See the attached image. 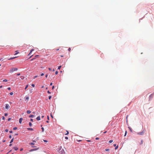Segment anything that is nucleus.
Listing matches in <instances>:
<instances>
[{
	"label": "nucleus",
	"instance_id": "60",
	"mask_svg": "<svg viewBox=\"0 0 154 154\" xmlns=\"http://www.w3.org/2000/svg\"><path fill=\"white\" fill-rule=\"evenodd\" d=\"M2 85H1V86H0V88H2Z\"/></svg>",
	"mask_w": 154,
	"mask_h": 154
},
{
	"label": "nucleus",
	"instance_id": "21",
	"mask_svg": "<svg viewBox=\"0 0 154 154\" xmlns=\"http://www.w3.org/2000/svg\"><path fill=\"white\" fill-rule=\"evenodd\" d=\"M61 66H58V69H60L61 68Z\"/></svg>",
	"mask_w": 154,
	"mask_h": 154
},
{
	"label": "nucleus",
	"instance_id": "52",
	"mask_svg": "<svg viewBox=\"0 0 154 154\" xmlns=\"http://www.w3.org/2000/svg\"><path fill=\"white\" fill-rule=\"evenodd\" d=\"M54 88V86H53L52 87V89H53Z\"/></svg>",
	"mask_w": 154,
	"mask_h": 154
},
{
	"label": "nucleus",
	"instance_id": "20",
	"mask_svg": "<svg viewBox=\"0 0 154 154\" xmlns=\"http://www.w3.org/2000/svg\"><path fill=\"white\" fill-rule=\"evenodd\" d=\"M32 124L31 122H29V125L30 126H32Z\"/></svg>",
	"mask_w": 154,
	"mask_h": 154
},
{
	"label": "nucleus",
	"instance_id": "7",
	"mask_svg": "<svg viewBox=\"0 0 154 154\" xmlns=\"http://www.w3.org/2000/svg\"><path fill=\"white\" fill-rule=\"evenodd\" d=\"M22 120H23V119L22 118H20V119L19 122L20 124L21 123Z\"/></svg>",
	"mask_w": 154,
	"mask_h": 154
},
{
	"label": "nucleus",
	"instance_id": "36",
	"mask_svg": "<svg viewBox=\"0 0 154 154\" xmlns=\"http://www.w3.org/2000/svg\"><path fill=\"white\" fill-rule=\"evenodd\" d=\"M65 139H66V140H68V137H65Z\"/></svg>",
	"mask_w": 154,
	"mask_h": 154
},
{
	"label": "nucleus",
	"instance_id": "23",
	"mask_svg": "<svg viewBox=\"0 0 154 154\" xmlns=\"http://www.w3.org/2000/svg\"><path fill=\"white\" fill-rule=\"evenodd\" d=\"M112 142H113V140H109V143H112Z\"/></svg>",
	"mask_w": 154,
	"mask_h": 154
},
{
	"label": "nucleus",
	"instance_id": "18",
	"mask_svg": "<svg viewBox=\"0 0 154 154\" xmlns=\"http://www.w3.org/2000/svg\"><path fill=\"white\" fill-rule=\"evenodd\" d=\"M15 52H16V53L15 54H14V55H17V54H18V53H19V52H17V51H15Z\"/></svg>",
	"mask_w": 154,
	"mask_h": 154
},
{
	"label": "nucleus",
	"instance_id": "22",
	"mask_svg": "<svg viewBox=\"0 0 154 154\" xmlns=\"http://www.w3.org/2000/svg\"><path fill=\"white\" fill-rule=\"evenodd\" d=\"M31 145H34V143H29Z\"/></svg>",
	"mask_w": 154,
	"mask_h": 154
},
{
	"label": "nucleus",
	"instance_id": "6",
	"mask_svg": "<svg viewBox=\"0 0 154 154\" xmlns=\"http://www.w3.org/2000/svg\"><path fill=\"white\" fill-rule=\"evenodd\" d=\"M5 108L7 109H8L10 107V106L8 104H6L5 106Z\"/></svg>",
	"mask_w": 154,
	"mask_h": 154
},
{
	"label": "nucleus",
	"instance_id": "53",
	"mask_svg": "<svg viewBox=\"0 0 154 154\" xmlns=\"http://www.w3.org/2000/svg\"><path fill=\"white\" fill-rule=\"evenodd\" d=\"M49 117L48 116H47V119L48 120H49Z\"/></svg>",
	"mask_w": 154,
	"mask_h": 154
},
{
	"label": "nucleus",
	"instance_id": "56",
	"mask_svg": "<svg viewBox=\"0 0 154 154\" xmlns=\"http://www.w3.org/2000/svg\"><path fill=\"white\" fill-rule=\"evenodd\" d=\"M48 75H47V74L46 75H45V77H46V78H47V77H48Z\"/></svg>",
	"mask_w": 154,
	"mask_h": 154
},
{
	"label": "nucleus",
	"instance_id": "15",
	"mask_svg": "<svg viewBox=\"0 0 154 154\" xmlns=\"http://www.w3.org/2000/svg\"><path fill=\"white\" fill-rule=\"evenodd\" d=\"M20 78L21 79H24V77L23 76H20Z\"/></svg>",
	"mask_w": 154,
	"mask_h": 154
},
{
	"label": "nucleus",
	"instance_id": "54",
	"mask_svg": "<svg viewBox=\"0 0 154 154\" xmlns=\"http://www.w3.org/2000/svg\"><path fill=\"white\" fill-rule=\"evenodd\" d=\"M20 75V73H18L17 74V75L18 76H19Z\"/></svg>",
	"mask_w": 154,
	"mask_h": 154
},
{
	"label": "nucleus",
	"instance_id": "17",
	"mask_svg": "<svg viewBox=\"0 0 154 154\" xmlns=\"http://www.w3.org/2000/svg\"><path fill=\"white\" fill-rule=\"evenodd\" d=\"M27 129L28 130H31L32 131L33 130V129L32 128H28Z\"/></svg>",
	"mask_w": 154,
	"mask_h": 154
},
{
	"label": "nucleus",
	"instance_id": "41",
	"mask_svg": "<svg viewBox=\"0 0 154 154\" xmlns=\"http://www.w3.org/2000/svg\"><path fill=\"white\" fill-rule=\"evenodd\" d=\"M5 131L7 132L8 131V130L7 129H5Z\"/></svg>",
	"mask_w": 154,
	"mask_h": 154
},
{
	"label": "nucleus",
	"instance_id": "13",
	"mask_svg": "<svg viewBox=\"0 0 154 154\" xmlns=\"http://www.w3.org/2000/svg\"><path fill=\"white\" fill-rule=\"evenodd\" d=\"M11 57V58H10V59H9V60H12V59H14V58H16V57Z\"/></svg>",
	"mask_w": 154,
	"mask_h": 154
},
{
	"label": "nucleus",
	"instance_id": "9",
	"mask_svg": "<svg viewBox=\"0 0 154 154\" xmlns=\"http://www.w3.org/2000/svg\"><path fill=\"white\" fill-rule=\"evenodd\" d=\"M13 149H14L15 150H17L18 149L17 147H13Z\"/></svg>",
	"mask_w": 154,
	"mask_h": 154
},
{
	"label": "nucleus",
	"instance_id": "61",
	"mask_svg": "<svg viewBox=\"0 0 154 154\" xmlns=\"http://www.w3.org/2000/svg\"><path fill=\"white\" fill-rule=\"evenodd\" d=\"M116 146V144H114V146Z\"/></svg>",
	"mask_w": 154,
	"mask_h": 154
},
{
	"label": "nucleus",
	"instance_id": "30",
	"mask_svg": "<svg viewBox=\"0 0 154 154\" xmlns=\"http://www.w3.org/2000/svg\"><path fill=\"white\" fill-rule=\"evenodd\" d=\"M38 77V75L35 76H34L33 78H34V79H35V78H36V77Z\"/></svg>",
	"mask_w": 154,
	"mask_h": 154
},
{
	"label": "nucleus",
	"instance_id": "57",
	"mask_svg": "<svg viewBox=\"0 0 154 154\" xmlns=\"http://www.w3.org/2000/svg\"><path fill=\"white\" fill-rule=\"evenodd\" d=\"M52 85V83H50V85L51 86V85Z\"/></svg>",
	"mask_w": 154,
	"mask_h": 154
},
{
	"label": "nucleus",
	"instance_id": "11",
	"mask_svg": "<svg viewBox=\"0 0 154 154\" xmlns=\"http://www.w3.org/2000/svg\"><path fill=\"white\" fill-rule=\"evenodd\" d=\"M26 112L28 114H30L31 112V111L30 110H27Z\"/></svg>",
	"mask_w": 154,
	"mask_h": 154
},
{
	"label": "nucleus",
	"instance_id": "33",
	"mask_svg": "<svg viewBox=\"0 0 154 154\" xmlns=\"http://www.w3.org/2000/svg\"><path fill=\"white\" fill-rule=\"evenodd\" d=\"M127 131H125V136L126 135V134H127Z\"/></svg>",
	"mask_w": 154,
	"mask_h": 154
},
{
	"label": "nucleus",
	"instance_id": "50",
	"mask_svg": "<svg viewBox=\"0 0 154 154\" xmlns=\"http://www.w3.org/2000/svg\"><path fill=\"white\" fill-rule=\"evenodd\" d=\"M30 121H31L32 122H33V119H30Z\"/></svg>",
	"mask_w": 154,
	"mask_h": 154
},
{
	"label": "nucleus",
	"instance_id": "5",
	"mask_svg": "<svg viewBox=\"0 0 154 154\" xmlns=\"http://www.w3.org/2000/svg\"><path fill=\"white\" fill-rule=\"evenodd\" d=\"M29 99V97L28 96H26L25 97V100L27 102L28 101Z\"/></svg>",
	"mask_w": 154,
	"mask_h": 154
},
{
	"label": "nucleus",
	"instance_id": "1",
	"mask_svg": "<svg viewBox=\"0 0 154 154\" xmlns=\"http://www.w3.org/2000/svg\"><path fill=\"white\" fill-rule=\"evenodd\" d=\"M18 69V68H13L10 69V72L11 73L13 72H14L16 71Z\"/></svg>",
	"mask_w": 154,
	"mask_h": 154
},
{
	"label": "nucleus",
	"instance_id": "28",
	"mask_svg": "<svg viewBox=\"0 0 154 154\" xmlns=\"http://www.w3.org/2000/svg\"><path fill=\"white\" fill-rule=\"evenodd\" d=\"M2 119H3V120L5 119V117L4 116H2Z\"/></svg>",
	"mask_w": 154,
	"mask_h": 154
},
{
	"label": "nucleus",
	"instance_id": "58",
	"mask_svg": "<svg viewBox=\"0 0 154 154\" xmlns=\"http://www.w3.org/2000/svg\"><path fill=\"white\" fill-rule=\"evenodd\" d=\"M36 146H32V147L33 148L35 147Z\"/></svg>",
	"mask_w": 154,
	"mask_h": 154
},
{
	"label": "nucleus",
	"instance_id": "51",
	"mask_svg": "<svg viewBox=\"0 0 154 154\" xmlns=\"http://www.w3.org/2000/svg\"><path fill=\"white\" fill-rule=\"evenodd\" d=\"M47 92L49 94H51V92L49 91H48Z\"/></svg>",
	"mask_w": 154,
	"mask_h": 154
},
{
	"label": "nucleus",
	"instance_id": "44",
	"mask_svg": "<svg viewBox=\"0 0 154 154\" xmlns=\"http://www.w3.org/2000/svg\"><path fill=\"white\" fill-rule=\"evenodd\" d=\"M109 149H105V151H109Z\"/></svg>",
	"mask_w": 154,
	"mask_h": 154
},
{
	"label": "nucleus",
	"instance_id": "39",
	"mask_svg": "<svg viewBox=\"0 0 154 154\" xmlns=\"http://www.w3.org/2000/svg\"><path fill=\"white\" fill-rule=\"evenodd\" d=\"M68 51H70V50H71V48H69V49H68Z\"/></svg>",
	"mask_w": 154,
	"mask_h": 154
},
{
	"label": "nucleus",
	"instance_id": "49",
	"mask_svg": "<svg viewBox=\"0 0 154 154\" xmlns=\"http://www.w3.org/2000/svg\"><path fill=\"white\" fill-rule=\"evenodd\" d=\"M51 117L52 118H53V116L52 115V114H51Z\"/></svg>",
	"mask_w": 154,
	"mask_h": 154
},
{
	"label": "nucleus",
	"instance_id": "35",
	"mask_svg": "<svg viewBox=\"0 0 154 154\" xmlns=\"http://www.w3.org/2000/svg\"><path fill=\"white\" fill-rule=\"evenodd\" d=\"M32 87H35V85H34V84H32Z\"/></svg>",
	"mask_w": 154,
	"mask_h": 154
},
{
	"label": "nucleus",
	"instance_id": "64",
	"mask_svg": "<svg viewBox=\"0 0 154 154\" xmlns=\"http://www.w3.org/2000/svg\"><path fill=\"white\" fill-rule=\"evenodd\" d=\"M23 149H20V150L21 151H22L23 150Z\"/></svg>",
	"mask_w": 154,
	"mask_h": 154
},
{
	"label": "nucleus",
	"instance_id": "45",
	"mask_svg": "<svg viewBox=\"0 0 154 154\" xmlns=\"http://www.w3.org/2000/svg\"><path fill=\"white\" fill-rule=\"evenodd\" d=\"M69 132H68V131H67V133H66V134H66V135H67V134H69Z\"/></svg>",
	"mask_w": 154,
	"mask_h": 154
},
{
	"label": "nucleus",
	"instance_id": "47",
	"mask_svg": "<svg viewBox=\"0 0 154 154\" xmlns=\"http://www.w3.org/2000/svg\"><path fill=\"white\" fill-rule=\"evenodd\" d=\"M12 131H9V132L10 133H12Z\"/></svg>",
	"mask_w": 154,
	"mask_h": 154
},
{
	"label": "nucleus",
	"instance_id": "16",
	"mask_svg": "<svg viewBox=\"0 0 154 154\" xmlns=\"http://www.w3.org/2000/svg\"><path fill=\"white\" fill-rule=\"evenodd\" d=\"M14 138H13L11 140L10 142V143H12L13 142V141H14Z\"/></svg>",
	"mask_w": 154,
	"mask_h": 154
},
{
	"label": "nucleus",
	"instance_id": "32",
	"mask_svg": "<svg viewBox=\"0 0 154 154\" xmlns=\"http://www.w3.org/2000/svg\"><path fill=\"white\" fill-rule=\"evenodd\" d=\"M51 98V96H50L49 97H48V98L49 99H50Z\"/></svg>",
	"mask_w": 154,
	"mask_h": 154
},
{
	"label": "nucleus",
	"instance_id": "43",
	"mask_svg": "<svg viewBox=\"0 0 154 154\" xmlns=\"http://www.w3.org/2000/svg\"><path fill=\"white\" fill-rule=\"evenodd\" d=\"M9 138H11V135H10L9 136Z\"/></svg>",
	"mask_w": 154,
	"mask_h": 154
},
{
	"label": "nucleus",
	"instance_id": "40",
	"mask_svg": "<svg viewBox=\"0 0 154 154\" xmlns=\"http://www.w3.org/2000/svg\"><path fill=\"white\" fill-rule=\"evenodd\" d=\"M44 75V73H42V74H41V76H43Z\"/></svg>",
	"mask_w": 154,
	"mask_h": 154
},
{
	"label": "nucleus",
	"instance_id": "42",
	"mask_svg": "<svg viewBox=\"0 0 154 154\" xmlns=\"http://www.w3.org/2000/svg\"><path fill=\"white\" fill-rule=\"evenodd\" d=\"M11 120V118H9L8 119V121H10Z\"/></svg>",
	"mask_w": 154,
	"mask_h": 154
},
{
	"label": "nucleus",
	"instance_id": "25",
	"mask_svg": "<svg viewBox=\"0 0 154 154\" xmlns=\"http://www.w3.org/2000/svg\"><path fill=\"white\" fill-rule=\"evenodd\" d=\"M10 95H13V93L12 92H11L10 93Z\"/></svg>",
	"mask_w": 154,
	"mask_h": 154
},
{
	"label": "nucleus",
	"instance_id": "48",
	"mask_svg": "<svg viewBox=\"0 0 154 154\" xmlns=\"http://www.w3.org/2000/svg\"><path fill=\"white\" fill-rule=\"evenodd\" d=\"M96 139V140H99V138H98V137H97V138H96V139Z\"/></svg>",
	"mask_w": 154,
	"mask_h": 154
},
{
	"label": "nucleus",
	"instance_id": "55",
	"mask_svg": "<svg viewBox=\"0 0 154 154\" xmlns=\"http://www.w3.org/2000/svg\"><path fill=\"white\" fill-rule=\"evenodd\" d=\"M48 69H49V70H51V68H48Z\"/></svg>",
	"mask_w": 154,
	"mask_h": 154
},
{
	"label": "nucleus",
	"instance_id": "59",
	"mask_svg": "<svg viewBox=\"0 0 154 154\" xmlns=\"http://www.w3.org/2000/svg\"><path fill=\"white\" fill-rule=\"evenodd\" d=\"M5 140H3L2 142H5Z\"/></svg>",
	"mask_w": 154,
	"mask_h": 154
},
{
	"label": "nucleus",
	"instance_id": "37",
	"mask_svg": "<svg viewBox=\"0 0 154 154\" xmlns=\"http://www.w3.org/2000/svg\"><path fill=\"white\" fill-rule=\"evenodd\" d=\"M118 146H116V147L115 148V149H118Z\"/></svg>",
	"mask_w": 154,
	"mask_h": 154
},
{
	"label": "nucleus",
	"instance_id": "12",
	"mask_svg": "<svg viewBox=\"0 0 154 154\" xmlns=\"http://www.w3.org/2000/svg\"><path fill=\"white\" fill-rule=\"evenodd\" d=\"M34 115H31L29 116V117H31V118H33V117H34Z\"/></svg>",
	"mask_w": 154,
	"mask_h": 154
},
{
	"label": "nucleus",
	"instance_id": "62",
	"mask_svg": "<svg viewBox=\"0 0 154 154\" xmlns=\"http://www.w3.org/2000/svg\"><path fill=\"white\" fill-rule=\"evenodd\" d=\"M11 145H12V144H10L9 145V146H11Z\"/></svg>",
	"mask_w": 154,
	"mask_h": 154
},
{
	"label": "nucleus",
	"instance_id": "63",
	"mask_svg": "<svg viewBox=\"0 0 154 154\" xmlns=\"http://www.w3.org/2000/svg\"><path fill=\"white\" fill-rule=\"evenodd\" d=\"M46 122H47V123H48V122H49V121H46Z\"/></svg>",
	"mask_w": 154,
	"mask_h": 154
},
{
	"label": "nucleus",
	"instance_id": "2",
	"mask_svg": "<svg viewBox=\"0 0 154 154\" xmlns=\"http://www.w3.org/2000/svg\"><path fill=\"white\" fill-rule=\"evenodd\" d=\"M144 131H143L142 132H139L137 133V134L140 135H143L144 133Z\"/></svg>",
	"mask_w": 154,
	"mask_h": 154
},
{
	"label": "nucleus",
	"instance_id": "19",
	"mask_svg": "<svg viewBox=\"0 0 154 154\" xmlns=\"http://www.w3.org/2000/svg\"><path fill=\"white\" fill-rule=\"evenodd\" d=\"M28 87V85H26L25 88V89L26 90L27 88Z\"/></svg>",
	"mask_w": 154,
	"mask_h": 154
},
{
	"label": "nucleus",
	"instance_id": "46",
	"mask_svg": "<svg viewBox=\"0 0 154 154\" xmlns=\"http://www.w3.org/2000/svg\"><path fill=\"white\" fill-rule=\"evenodd\" d=\"M8 90H11V88L10 87H8Z\"/></svg>",
	"mask_w": 154,
	"mask_h": 154
},
{
	"label": "nucleus",
	"instance_id": "24",
	"mask_svg": "<svg viewBox=\"0 0 154 154\" xmlns=\"http://www.w3.org/2000/svg\"><path fill=\"white\" fill-rule=\"evenodd\" d=\"M7 80L6 79H4L3 80V82H7Z\"/></svg>",
	"mask_w": 154,
	"mask_h": 154
},
{
	"label": "nucleus",
	"instance_id": "29",
	"mask_svg": "<svg viewBox=\"0 0 154 154\" xmlns=\"http://www.w3.org/2000/svg\"><path fill=\"white\" fill-rule=\"evenodd\" d=\"M43 141L44 142H48V141L46 140H43Z\"/></svg>",
	"mask_w": 154,
	"mask_h": 154
},
{
	"label": "nucleus",
	"instance_id": "8",
	"mask_svg": "<svg viewBox=\"0 0 154 154\" xmlns=\"http://www.w3.org/2000/svg\"><path fill=\"white\" fill-rule=\"evenodd\" d=\"M34 49H32L30 50V53H29L28 55H30L32 52L34 51Z\"/></svg>",
	"mask_w": 154,
	"mask_h": 154
},
{
	"label": "nucleus",
	"instance_id": "31",
	"mask_svg": "<svg viewBox=\"0 0 154 154\" xmlns=\"http://www.w3.org/2000/svg\"><path fill=\"white\" fill-rule=\"evenodd\" d=\"M42 131L43 132L44 131V128L43 127L42 128Z\"/></svg>",
	"mask_w": 154,
	"mask_h": 154
},
{
	"label": "nucleus",
	"instance_id": "26",
	"mask_svg": "<svg viewBox=\"0 0 154 154\" xmlns=\"http://www.w3.org/2000/svg\"><path fill=\"white\" fill-rule=\"evenodd\" d=\"M17 129V127H14V128H13V130H16Z\"/></svg>",
	"mask_w": 154,
	"mask_h": 154
},
{
	"label": "nucleus",
	"instance_id": "14",
	"mask_svg": "<svg viewBox=\"0 0 154 154\" xmlns=\"http://www.w3.org/2000/svg\"><path fill=\"white\" fill-rule=\"evenodd\" d=\"M143 140H141V142H140V145H142V144H143Z\"/></svg>",
	"mask_w": 154,
	"mask_h": 154
},
{
	"label": "nucleus",
	"instance_id": "10",
	"mask_svg": "<svg viewBox=\"0 0 154 154\" xmlns=\"http://www.w3.org/2000/svg\"><path fill=\"white\" fill-rule=\"evenodd\" d=\"M36 119L37 120H40V117L39 116H38L37 117Z\"/></svg>",
	"mask_w": 154,
	"mask_h": 154
},
{
	"label": "nucleus",
	"instance_id": "38",
	"mask_svg": "<svg viewBox=\"0 0 154 154\" xmlns=\"http://www.w3.org/2000/svg\"><path fill=\"white\" fill-rule=\"evenodd\" d=\"M8 115V114L7 113H5V116H7Z\"/></svg>",
	"mask_w": 154,
	"mask_h": 154
},
{
	"label": "nucleus",
	"instance_id": "3",
	"mask_svg": "<svg viewBox=\"0 0 154 154\" xmlns=\"http://www.w3.org/2000/svg\"><path fill=\"white\" fill-rule=\"evenodd\" d=\"M154 95V93L151 94L149 96V99L150 100L151 99H152L153 96V95Z\"/></svg>",
	"mask_w": 154,
	"mask_h": 154
},
{
	"label": "nucleus",
	"instance_id": "4",
	"mask_svg": "<svg viewBox=\"0 0 154 154\" xmlns=\"http://www.w3.org/2000/svg\"><path fill=\"white\" fill-rule=\"evenodd\" d=\"M39 148H36V149H33L29 150L30 152H31L33 151L36 150L38 149Z\"/></svg>",
	"mask_w": 154,
	"mask_h": 154
},
{
	"label": "nucleus",
	"instance_id": "34",
	"mask_svg": "<svg viewBox=\"0 0 154 154\" xmlns=\"http://www.w3.org/2000/svg\"><path fill=\"white\" fill-rule=\"evenodd\" d=\"M58 73V72L57 71H56L55 72V74L56 75H57Z\"/></svg>",
	"mask_w": 154,
	"mask_h": 154
},
{
	"label": "nucleus",
	"instance_id": "27",
	"mask_svg": "<svg viewBox=\"0 0 154 154\" xmlns=\"http://www.w3.org/2000/svg\"><path fill=\"white\" fill-rule=\"evenodd\" d=\"M128 116L127 115L126 116V121L127 122L128 121Z\"/></svg>",
	"mask_w": 154,
	"mask_h": 154
}]
</instances>
